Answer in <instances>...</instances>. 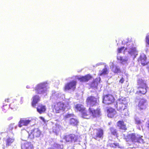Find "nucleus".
Wrapping results in <instances>:
<instances>
[{"label": "nucleus", "mask_w": 149, "mask_h": 149, "mask_svg": "<svg viewBox=\"0 0 149 149\" xmlns=\"http://www.w3.org/2000/svg\"><path fill=\"white\" fill-rule=\"evenodd\" d=\"M148 106V104L146 100L144 99H141L139 100L138 107L140 110H145Z\"/></svg>", "instance_id": "nucleus-12"}, {"label": "nucleus", "mask_w": 149, "mask_h": 149, "mask_svg": "<svg viewBox=\"0 0 149 149\" xmlns=\"http://www.w3.org/2000/svg\"><path fill=\"white\" fill-rule=\"evenodd\" d=\"M69 104H67L59 101L54 103L52 106V108L53 111L56 113H59L64 111L65 109L69 106Z\"/></svg>", "instance_id": "nucleus-1"}, {"label": "nucleus", "mask_w": 149, "mask_h": 149, "mask_svg": "<svg viewBox=\"0 0 149 149\" xmlns=\"http://www.w3.org/2000/svg\"><path fill=\"white\" fill-rule=\"evenodd\" d=\"M22 149H33V146L31 142H25L22 143Z\"/></svg>", "instance_id": "nucleus-16"}, {"label": "nucleus", "mask_w": 149, "mask_h": 149, "mask_svg": "<svg viewBox=\"0 0 149 149\" xmlns=\"http://www.w3.org/2000/svg\"><path fill=\"white\" fill-rule=\"evenodd\" d=\"M88 111L91 113V116L93 118L99 117L101 115L100 109L99 108L95 109L93 107L89 108Z\"/></svg>", "instance_id": "nucleus-11"}, {"label": "nucleus", "mask_w": 149, "mask_h": 149, "mask_svg": "<svg viewBox=\"0 0 149 149\" xmlns=\"http://www.w3.org/2000/svg\"><path fill=\"white\" fill-rule=\"evenodd\" d=\"M63 139L67 142H73L75 143L79 141V136L73 134H70L65 135L63 137Z\"/></svg>", "instance_id": "nucleus-7"}, {"label": "nucleus", "mask_w": 149, "mask_h": 149, "mask_svg": "<svg viewBox=\"0 0 149 149\" xmlns=\"http://www.w3.org/2000/svg\"><path fill=\"white\" fill-rule=\"evenodd\" d=\"M137 52V51L136 48L134 47L130 48V50L129 53L131 55H135L136 54Z\"/></svg>", "instance_id": "nucleus-28"}, {"label": "nucleus", "mask_w": 149, "mask_h": 149, "mask_svg": "<svg viewBox=\"0 0 149 149\" xmlns=\"http://www.w3.org/2000/svg\"><path fill=\"white\" fill-rule=\"evenodd\" d=\"M86 103L89 108L95 107L98 104L97 99L93 96L88 97L86 100Z\"/></svg>", "instance_id": "nucleus-6"}, {"label": "nucleus", "mask_w": 149, "mask_h": 149, "mask_svg": "<svg viewBox=\"0 0 149 149\" xmlns=\"http://www.w3.org/2000/svg\"><path fill=\"white\" fill-rule=\"evenodd\" d=\"M31 122V120L29 119H21L18 123V127H21L23 126H27Z\"/></svg>", "instance_id": "nucleus-15"}, {"label": "nucleus", "mask_w": 149, "mask_h": 149, "mask_svg": "<svg viewBox=\"0 0 149 149\" xmlns=\"http://www.w3.org/2000/svg\"><path fill=\"white\" fill-rule=\"evenodd\" d=\"M79 123V122L78 120L75 118H71L69 120V124L73 126H77Z\"/></svg>", "instance_id": "nucleus-21"}, {"label": "nucleus", "mask_w": 149, "mask_h": 149, "mask_svg": "<svg viewBox=\"0 0 149 149\" xmlns=\"http://www.w3.org/2000/svg\"><path fill=\"white\" fill-rule=\"evenodd\" d=\"M146 127L148 129H149V120H148L146 123Z\"/></svg>", "instance_id": "nucleus-39"}, {"label": "nucleus", "mask_w": 149, "mask_h": 149, "mask_svg": "<svg viewBox=\"0 0 149 149\" xmlns=\"http://www.w3.org/2000/svg\"><path fill=\"white\" fill-rule=\"evenodd\" d=\"M10 100V99L9 98H7L5 99V101L6 102H10L9 100Z\"/></svg>", "instance_id": "nucleus-40"}, {"label": "nucleus", "mask_w": 149, "mask_h": 149, "mask_svg": "<svg viewBox=\"0 0 149 149\" xmlns=\"http://www.w3.org/2000/svg\"><path fill=\"white\" fill-rule=\"evenodd\" d=\"M141 122L140 120L136 119L135 120V123L137 125H139L141 123Z\"/></svg>", "instance_id": "nucleus-36"}, {"label": "nucleus", "mask_w": 149, "mask_h": 149, "mask_svg": "<svg viewBox=\"0 0 149 149\" xmlns=\"http://www.w3.org/2000/svg\"><path fill=\"white\" fill-rule=\"evenodd\" d=\"M48 149H62L61 147V145L60 144L54 143L52 147L49 148Z\"/></svg>", "instance_id": "nucleus-27"}, {"label": "nucleus", "mask_w": 149, "mask_h": 149, "mask_svg": "<svg viewBox=\"0 0 149 149\" xmlns=\"http://www.w3.org/2000/svg\"><path fill=\"white\" fill-rule=\"evenodd\" d=\"M10 107L12 109H13L16 107V104H14V102L11 103L10 104Z\"/></svg>", "instance_id": "nucleus-31"}, {"label": "nucleus", "mask_w": 149, "mask_h": 149, "mask_svg": "<svg viewBox=\"0 0 149 149\" xmlns=\"http://www.w3.org/2000/svg\"><path fill=\"white\" fill-rule=\"evenodd\" d=\"M77 82L75 81H72L65 84L64 88L65 91L70 90L74 91L76 88Z\"/></svg>", "instance_id": "nucleus-9"}, {"label": "nucleus", "mask_w": 149, "mask_h": 149, "mask_svg": "<svg viewBox=\"0 0 149 149\" xmlns=\"http://www.w3.org/2000/svg\"><path fill=\"white\" fill-rule=\"evenodd\" d=\"M108 70L107 68H104L102 69V72L100 73V75L101 76L102 75L107 74H108Z\"/></svg>", "instance_id": "nucleus-30"}, {"label": "nucleus", "mask_w": 149, "mask_h": 149, "mask_svg": "<svg viewBox=\"0 0 149 149\" xmlns=\"http://www.w3.org/2000/svg\"><path fill=\"white\" fill-rule=\"evenodd\" d=\"M117 125L120 129L123 130H127L126 125L125 124L123 120H119L117 122Z\"/></svg>", "instance_id": "nucleus-20"}, {"label": "nucleus", "mask_w": 149, "mask_h": 149, "mask_svg": "<svg viewBox=\"0 0 149 149\" xmlns=\"http://www.w3.org/2000/svg\"><path fill=\"white\" fill-rule=\"evenodd\" d=\"M92 78V76L89 74H88L84 76L80 77L78 79L81 82H85L88 81Z\"/></svg>", "instance_id": "nucleus-18"}, {"label": "nucleus", "mask_w": 149, "mask_h": 149, "mask_svg": "<svg viewBox=\"0 0 149 149\" xmlns=\"http://www.w3.org/2000/svg\"><path fill=\"white\" fill-rule=\"evenodd\" d=\"M146 43L149 45V34L146 36Z\"/></svg>", "instance_id": "nucleus-33"}, {"label": "nucleus", "mask_w": 149, "mask_h": 149, "mask_svg": "<svg viewBox=\"0 0 149 149\" xmlns=\"http://www.w3.org/2000/svg\"><path fill=\"white\" fill-rule=\"evenodd\" d=\"M109 130L111 133L113 135L117 136L118 133L117 130L113 127H110L109 128Z\"/></svg>", "instance_id": "nucleus-25"}, {"label": "nucleus", "mask_w": 149, "mask_h": 149, "mask_svg": "<svg viewBox=\"0 0 149 149\" xmlns=\"http://www.w3.org/2000/svg\"><path fill=\"white\" fill-rule=\"evenodd\" d=\"M81 115L82 117L87 119H89L91 117V115L89 112L86 111V110L81 113Z\"/></svg>", "instance_id": "nucleus-24"}, {"label": "nucleus", "mask_w": 149, "mask_h": 149, "mask_svg": "<svg viewBox=\"0 0 149 149\" xmlns=\"http://www.w3.org/2000/svg\"><path fill=\"white\" fill-rule=\"evenodd\" d=\"M124 47H121L119 48L118 49V53H120L124 49Z\"/></svg>", "instance_id": "nucleus-34"}, {"label": "nucleus", "mask_w": 149, "mask_h": 149, "mask_svg": "<svg viewBox=\"0 0 149 149\" xmlns=\"http://www.w3.org/2000/svg\"><path fill=\"white\" fill-rule=\"evenodd\" d=\"M75 108L78 111L81 113L86 110V108L81 104H77L75 105Z\"/></svg>", "instance_id": "nucleus-23"}, {"label": "nucleus", "mask_w": 149, "mask_h": 149, "mask_svg": "<svg viewBox=\"0 0 149 149\" xmlns=\"http://www.w3.org/2000/svg\"><path fill=\"white\" fill-rule=\"evenodd\" d=\"M111 146L112 147H115L116 146H119V144L118 143H113L111 144Z\"/></svg>", "instance_id": "nucleus-35"}, {"label": "nucleus", "mask_w": 149, "mask_h": 149, "mask_svg": "<svg viewBox=\"0 0 149 149\" xmlns=\"http://www.w3.org/2000/svg\"><path fill=\"white\" fill-rule=\"evenodd\" d=\"M107 115L109 118H112L116 113V112L114 108L111 107L108 108L107 109Z\"/></svg>", "instance_id": "nucleus-14"}, {"label": "nucleus", "mask_w": 149, "mask_h": 149, "mask_svg": "<svg viewBox=\"0 0 149 149\" xmlns=\"http://www.w3.org/2000/svg\"><path fill=\"white\" fill-rule=\"evenodd\" d=\"M14 139L10 137L8 138L6 141V145L7 146H10L11 144L14 141Z\"/></svg>", "instance_id": "nucleus-26"}, {"label": "nucleus", "mask_w": 149, "mask_h": 149, "mask_svg": "<svg viewBox=\"0 0 149 149\" xmlns=\"http://www.w3.org/2000/svg\"><path fill=\"white\" fill-rule=\"evenodd\" d=\"M127 103L125 100H121L117 104V108L118 111L121 112V115L124 116L128 115V111L127 109Z\"/></svg>", "instance_id": "nucleus-2"}, {"label": "nucleus", "mask_w": 149, "mask_h": 149, "mask_svg": "<svg viewBox=\"0 0 149 149\" xmlns=\"http://www.w3.org/2000/svg\"><path fill=\"white\" fill-rule=\"evenodd\" d=\"M2 109L4 112H6L8 109V107L7 105H4L2 107Z\"/></svg>", "instance_id": "nucleus-32"}, {"label": "nucleus", "mask_w": 149, "mask_h": 149, "mask_svg": "<svg viewBox=\"0 0 149 149\" xmlns=\"http://www.w3.org/2000/svg\"><path fill=\"white\" fill-rule=\"evenodd\" d=\"M40 118L43 121H44V120H45V119H44V118L43 117H40Z\"/></svg>", "instance_id": "nucleus-42"}, {"label": "nucleus", "mask_w": 149, "mask_h": 149, "mask_svg": "<svg viewBox=\"0 0 149 149\" xmlns=\"http://www.w3.org/2000/svg\"><path fill=\"white\" fill-rule=\"evenodd\" d=\"M148 72H149V67H148Z\"/></svg>", "instance_id": "nucleus-43"}, {"label": "nucleus", "mask_w": 149, "mask_h": 149, "mask_svg": "<svg viewBox=\"0 0 149 149\" xmlns=\"http://www.w3.org/2000/svg\"><path fill=\"white\" fill-rule=\"evenodd\" d=\"M41 134V132L38 128H34L31 130L30 133L29 134L28 138L32 139L35 137H38Z\"/></svg>", "instance_id": "nucleus-8"}, {"label": "nucleus", "mask_w": 149, "mask_h": 149, "mask_svg": "<svg viewBox=\"0 0 149 149\" xmlns=\"http://www.w3.org/2000/svg\"><path fill=\"white\" fill-rule=\"evenodd\" d=\"M96 134L93 138L96 140L98 138L102 139L104 136L103 130L101 128L96 129Z\"/></svg>", "instance_id": "nucleus-13"}, {"label": "nucleus", "mask_w": 149, "mask_h": 149, "mask_svg": "<svg viewBox=\"0 0 149 149\" xmlns=\"http://www.w3.org/2000/svg\"><path fill=\"white\" fill-rule=\"evenodd\" d=\"M111 71L115 74H118L121 72V70L118 66L113 65L111 67Z\"/></svg>", "instance_id": "nucleus-22"}, {"label": "nucleus", "mask_w": 149, "mask_h": 149, "mask_svg": "<svg viewBox=\"0 0 149 149\" xmlns=\"http://www.w3.org/2000/svg\"><path fill=\"white\" fill-rule=\"evenodd\" d=\"M142 136H136L135 134L133 133L129 134L125 137V139L127 141H132L134 143H143V140L142 139Z\"/></svg>", "instance_id": "nucleus-4"}, {"label": "nucleus", "mask_w": 149, "mask_h": 149, "mask_svg": "<svg viewBox=\"0 0 149 149\" xmlns=\"http://www.w3.org/2000/svg\"><path fill=\"white\" fill-rule=\"evenodd\" d=\"M117 59L118 60H119L121 61L122 63H126L128 61V58L127 57H126L125 58H123V57L120 56H117Z\"/></svg>", "instance_id": "nucleus-29"}, {"label": "nucleus", "mask_w": 149, "mask_h": 149, "mask_svg": "<svg viewBox=\"0 0 149 149\" xmlns=\"http://www.w3.org/2000/svg\"><path fill=\"white\" fill-rule=\"evenodd\" d=\"M115 100L114 97L112 95L108 94L104 96L103 102L106 104H109L113 103Z\"/></svg>", "instance_id": "nucleus-10"}, {"label": "nucleus", "mask_w": 149, "mask_h": 149, "mask_svg": "<svg viewBox=\"0 0 149 149\" xmlns=\"http://www.w3.org/2000/svg\"><path fill=\"white\" fill-rule=\"evenodd\" d=\"M141 64L143 65H145V63H143L142 62V60L141 59Z\"/></svg>", "instance_id": "nucleus-41"}, {"label": "nucleus", "mask_w": 149, "mask_h": 149, "mask_svg": "<svg viewBox=\"0 0 149 149\" xmlns=\"http://www.w3.org/2000/svg\"><path fill=\"white\" fill-rule=\"evenodd\" d=\"M72 116V115L71 114H67L65 115V118H68Z\"/></svg>", "instance_id": "nucleus-37"}, {"label": "nucleus", "mask_w": 149, "mask_h": 149, "mask_svg": "<svg viewBox=\"0 0 149 149\" xmlns=\"http://www.w3.org/2000/svg\"><path fill=\"white\" fill-rule=\"evenodd\" d=\"M125 81V80L122 77L119 81V83L121 84H123Z\"/></svg>", "instance_id": "nucleus-38"}, {"label": "nucleus", "mask_w": 149, "mask_h": 149, "mask_svg": "<svg viewBox=\"0 0 149 149\" xmlns=\"http://www.w3.org/2000/svg\"><path fill=\"white\" fill-rule=\"evenodd\" d=\"M33 100L31 102V105L34 107H35L36 104L40 101V97L38 95H35L33 97Z\"/></svg>", "instance_id": "nucleus-19"}, {"label": "nucleus", "mask_w": 149, "mask_h": 149, "mask_svg": "<svg viewBox=\"0 0 149 149\" xmlns=\"http://www.w3.org/2000/svg\"><path fill=\"white\" fill-rule=\"evenodd\" d=\"M37 111L40 114H41L45 112L46 110V107L42 104H38L36 108Z\"/></svg>", "instance_id": "nucleus-17"}, {"label": "nucleus", "mask_w": 149, "mask_h": 149, "mask_svg": "<svg viewBox=\"0 0 149 149\" xmlns=\"http://www.w3.org/2000/svg\"><path fill=\"white\" fill-rule=\"evenodd\" d=\"M48 84L47 82H44L38 84L34 88L35 93L39 94H43L47 91Z\"/></svg>", "instance_id": "nucleus-5"}, {"label": "nucleus", "mask_w": 149, "mask_h": 149, "mask_svg": "<svg viewBox=\"0 0 149 149\" xmlns=\"http://www.w3.org/2000/svg\"><path fill=\"white\" fill-rule=\"evenodd\" d=\"M139 86L137 89L139 90L136 91V94L138 95H144L147 92V88L148 86L146 81L141 79H139L137 81Z\"/></svg>", "instance_id": "nucleus-3"}]
</instances>
